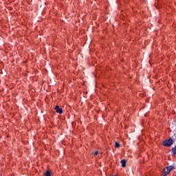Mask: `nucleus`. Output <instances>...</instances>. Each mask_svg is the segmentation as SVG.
<instances>
[{
  "label": "nucleus",
  "instance_id": "obj_1",
  "mask_svg": "<svg viewBox=\"0 0 176 176\" xmlns=\"http://www.w3.org/2000/svg\"><path fill=\"white\" fill-rule=\"evenodd\" d=\"M175 167L174 166L171 165L169 166H166L164 169V176H167L168 175L169 173H171V171H173V170H174Z\"/></svg>",
  "mask_w": 176,
  "mask_h": 176
},
{
  "label": "nucleus",
  "instance_id": "obj_2",
  "mask_svg": "<svg viewBox=\"0 0 176 176\" xmlns=\"http://www.w3.org/2000/svg\"><path fill=\"white\" fill-rule=\"evenodd\" d=\"M164 146H171L173 145V140L171 139L166 140L163 142Z\"/></svg>",
  "mask_w": 176,
  "mask_h": 176
},
{
  "label": "nucleus",
  "instance_id": "obj_3",
  "mask_svg": "<svg viewBox=\"0 0 176 176\" xmlns=\"http://www.w3.org/2000/svg\"><path fill=\"white\" fill-rule=\"evenodd\" d=\"M55 111L57 113H60V115H61V113H63V109L60 108V107H58V105H56L55 107Z\"/></svg>",
  "mask_w": 176,
  "mask_h": 176
},
{
  "label": "nucleus",
  "instance_id": "obj_4",
  "mask_svg": "<svg viewBox=\"0 0 176 176\" xmlns=\"http://www.w3.org/2000/svg\"><path fill=\"white\" fill-rule=\"evenodd\" d=\"M120 163L122 164V167H126V160H122L120 161Z\"/></svg>",
  "mask_w": 176,
  "mask_h": 176
},
{
  "label": "nucleus",
  "instance_id": "obj_5",
  "mask_svg": "<svg viewBox=\"0 0 176 176\" xmlns=\"http://www.w3.org/2000/svg\"><path fill=\"white\" fill-rule=\"evenodd\" d=\"M45 176H52V173H50V171H46L44 173Z\"/></svg>",
  "mask_w": 176,
  "mask_h": 176
},
{
  "label": "nucleus",
  "instance_id": "obj_6",
  "mask_svg": "<svg viewBox=\"0 0 176 176\" xmlns=\"http://www.w3.org/2000/svg\"><path fill=\"white\" fill-rule=\"evenodd\" d=\"M115 148H120V144H119L118 142L115 143Z\"/></svg>",
  "mask_w": 176,
  "mask_h": 176
},
{
  "label": "nucleus",
  "instance_id": "obj_7",
  "mask_svg": "<svg viewBox=\"0 0 176 176\" xmlns=\"http://www.w3.org/2000/svg\"><path fill=\"white\" fill-rule=\"evenodd\" d=\"M94 156H97V155H98V151H96L94 153Z\"/></svg>",
  "mask_w": 176,
  "mask_h": 176
}]
</instances>
